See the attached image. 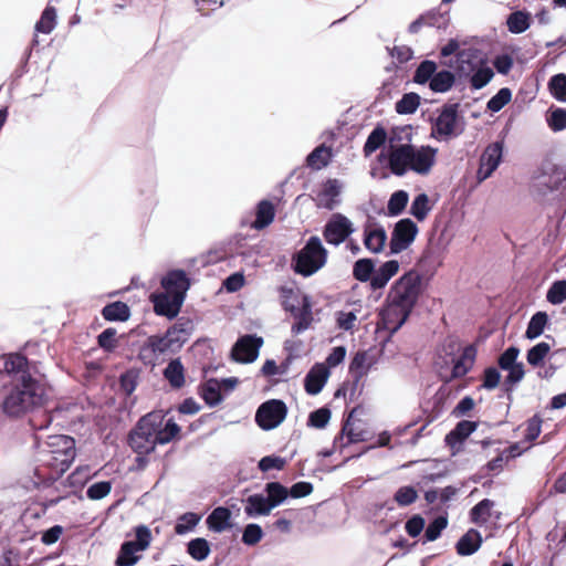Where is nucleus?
Returning <instances> with one entry per match:
<instances>
[{
  "label": "nucleus",
  "instance_id": "obj_38",
  "mask_svg": "<svg viewBox=\"0 0 566 566\" xmlns=\"http://www.w3.org/2000/svg\"><path fill=\"white\" fill-rule=\"evenodd\" d=\"M506 25L511 33L521 34L531 25V14L523 10L510 13L506 18Z\"/></svg>",
  "mask_w": 566,
  "mask_h": 566
},
{
  "label": "nucleus",
  "instance_id": "obj_20",
  "mask_svg": "<svg viewBox=\"0 0 566 566\" xmlns=\"http://www.w3.org/2000/svg\"><path fill=\"white\" fill-rule=\"evenodd\" d=\"M482 61L483 59L479 56L478 50L464 49L457 52L455 65L450 64L449 66L454 67V74H457L459 78L469 80L473 71Z\"/></svg>",
  "mask_w": 566,
  "mask_h": 566
},
{
  "label": "nucleus",
  "instance_id": "obj_10",
  "mask_svg": "<svg viewBox=\"0 0 566 566\" xmlns=\"http://www.w3.org/2000/svg\"><path fill=\"white\" fill-rule=\"evenodd\" d=\"M418 231V226L409 218L396 222L389 241V254H398L408 249L415 241Z\"/></svg>",
  "mask_w": 566,
  "mask_h": 566
},
{
  "label": "nucleus",
  "instance_id": "obj_52",
  "mask_svg": "<svg viewBox=\"0 0 566 566\" xmlns=\"http://www.w3.org/2000/svg\"><path fill=\"white\" fill-rule=\"evenodd\" d=\"M546 123L555 133L566 129V108L551 107L546 114Z\"/></svg>",
  "mask_w": 566,
  "mask_h": 566
},
{
  "label": "nucleus",
  "instance_id": "obj_59",
  "mask_svg": "<svg viewBox=\"0 0 566 566\" xmlns=\"http://www.w3.org/2000/svg\"><path fill=\"white\" fill-rule=\"evenodd\" d=\"M331 417V409L327 407H321L310 412L307 426L316 429H324L328 424Z\"/></svg>",
  "mask_w": 566,
  "mask_h": 566
},
{
  "label": "nucleus",
  "instance_id": "obj_33",
  "mask_svg": "<svg viewBox=\"0 0 566 566\" xmlns=\"http://www.w3.org/2000/svg\"><path fill=\"white\" fill-rule=\"evenodd\" d=\"M174 332H165L164 335H153L148 337V344L150 346V352H156L157 354H175L179 350L177 347V342L175 343L171 339V335Z\"/></svg>",
  "mask_w": 566,
  "mask_h": 566
},
{
  "label": "nucleus",
  "instance_id": "obj_46",
  "mask_svg": "<svg viewBox=\"0 0 566 566\" xmlns=\"http://www.w3.org/2000/svg\"><path fill=\"white\" fill-rule=\"evenodd\" d=\"M409 200V195L406 190L395 191L387 203V214L389 217H397L403 212Z\"/></svg>",
  "mask_w": 566,
  "mask_h": 566
},
{
  "label": "nucleus",
  "instance_id": "obj_45",
  "mask_svg": "<svg viewBox=\"0 0 566 566\" xmlns=\"http://www.w3.org/2000/svg\"><path fill=\"white\" fill-rule=\"evenodd\" d=\"M210 552V543L203 537H196L187 543V553L197 562L205 560Z\"/></svg>",
  "mask_w": 566,
  "mask_h": 566
},
{
  "label": "nucleus",
  "instance_id": "obj_36",
  "mask_svg": "<svg viewBox=\"0 0 566 566\" xmlns=\"http://www.w3.org/2000/svg\"><path fill=\"white\" fill-rule=\"evenodd\" d=\"M455 83V74L449 70L436 71L432 81L429 82V88L433 93H446L452 88Z\"/></svg>",
  "mask_w": 566,
  "mask_h": 566
},
{
  "label": "nucleus",
  "instance_id": "obj_49",
  "mask_svg": "<svg viewBox=\"0 0 566 566\" xmlns=\"http://www.w3.org/2000/svg\"><path fill=\"white\" fill-rule=\"evenodd\" d=\"M551 95L558 102L566 103V74L553 75L547 83Z\"/></svg>",
  "mask_w": 566,
  "mask_h": 566
},
{
  "label": "nucleus",
  "instance_id": "obj_50",
  "mask_svg": "<svg viewBox=\"0 0 566 566\" xmlns=\"http://www.w3.org/2000/svg\"><path fill=\"white\" fill-rule=\"evenodd\" d=\"M431 210L429 205V197L427 193L421 192L417 195L410 207V214L413 216L418 221H423Z\"/></svg>",
  "mask_w": 566,
  "mask_h": 566
},
{
  "label": "nucleus",
  "instance_id": "obj_6",
  "mask_svg": "<svg viewBox=\"0 0 566 566\" xmlns=\"http://www.w3.org/2000/svg\"><path fill=\"white\" fill-rule=\"evenodd\" d=\"M459 109V103H446L432 123L431 137L447 142L460 136L464 132L465 123Z\"/></svg>",
  "mask_w": 566,
  "mask_h": 566
},
{
  "label": "nucleus",
  "instance_id": "obj_1",
  "mask_svg": "<svg viewBox=\"0 0 566 566\" xmlns=\"http://www.w3.org/2000/svg\"><path fill=\"white\" fill-rule=\"evenodd\" d=\"M163 410H154L140 417L127 437V443L135 453H153L158 444L171 442L180 432L177 422L165 421Z\"/></svg>",
  "mask_w": 566,
  "mask_h": 566
},
{
  "label": "nucleus",
  "instance_id": "obj_62",
  "mask_svg": "<svg viewBox=\"0 0 566 566\" xmlns=\"http://www.w3.org/2000/svg\"><path fill=\"white\" fill-rule=\"evenodd\" d=\"M116 335H117L116 328H114V327L105 328L97 336L98 347L102 348L106 353H113L115 350V348L117 347Z\"/></svg>",
  "mask_w": 566,
  "mask_h": 566
},
{
  "label": "nucleus",
  "instance_id": "obj_11",
  "mask_svg": "<svg viewBox=\"0 0 566 566\" xmlns=\"http://www.w3.org/2000/svg\"><path fill=\"white\" fill-rule=\"evenodd\" d=\"M262 345V337L255 334L243 335L233 344L230 357L240 364H251L258 358Z\"/></svg>",
  "mask_w": 566,
  "mask_h": 566
},
{
  "label": "nucleus",
  "instance_id": "obj_32",
  "mask_svg": "<svg viewBox=\"0 0 566 566\" xmlns=\"http://www.w3.org/2000/svg\"><path fill=\"white\" fill-rule=\"evenodd\" d=\"M264 493L270 507L273 510L287 500L289 488L284 486L281 482L272 481L264 485Z\"/></svg>",
  "mask_w": 566,
  "mask_h": 566
},
{
  "label": "nucleus",
  "instance_id": "obj_29",
  "mask_svg": "<svg viewBox=\"0 0 566 566\" xmlns=\"http://www.w3.org/2000/svg\"><path fill=\"white\" fill-rule=\"evenodd\" d=\"M387 240V234L381 226L374 229L365 228L364 230V245L371 253H379L384 250Z\"/></svg>",
  "mask_w": 566,
  "mask_h": 566
},
{
  "label": "nucleus",
  "instance_id": "obj_42",
  "mask_svg": "<svg viewBox=\"0 0 566 566\" xmlns=\"http://www.w3.org/2000/svg\"><path fill=\"white\" fill-rule=\"evenodd\" d=\"M494 506V501L483 499L470 510V521L476 525L485 524L491 517V510Z\"/></svg>",
  "mask_w": 566,
  "mask_h": 566
},
{
  "label": "nucleus",
  "instance_id": "obj_2",
  "mask_svg": "<svg viewBox=\"0 0 566 566\" xmlns=\"http://www.w3.org/2000/svg\"><path fill=\"white\" fill-rule=\"evenodd\" d=\"M420 293L421 275L413 270L405 273L391 285L386 297V306L380 313L386 324H392L391 334L407 322Z\"/></svg>",
  "mask_w": 566,
  "mask_h": 566
},
{
  "label": "nucleus",
  "instance_id": "obj_17",
  "mask_svg": "<svg viewBox=\"0 0 566 566\" xmlns=\"http://www.w3.org/2000/svg\"><path fill=\"white\" fill-rule=\"evenodd\" d=\"M154 304V312L159 316L174 319L178 316L185 300L165 292L153 294L150 297Z\"/></svg>",
  "mask_w": 566,
  "mask_h": 566
},
{
  "label": "nucleus",
  "instance_id": "obj_27",
  "mask_svg": "<svg viewBox=\"0 0 566 566\" xmlns=\"http://www.w3.org/2000/svg\"><path fill=\"white\" fill-rule=\"evenodd\" d=\"M198 394L210 408L218 406L223 400L220 382L216 378L202 382L199 386Z\"/></svg>",
  "mask_w": 566,
  "mask_h": 566
},
{
  "label": "nucleus",
  "instance_id": "obj_18",
  "mask_svg": "<svg viewBox=\"0 0 566 566\" xmlns=\"http://www.w3.org/2000/svg\"><path fill=\"white\" fill-rule=\"evenodd\" d=\"M342 185L338 179H327L313 198L317 208L334 210L340 203Z\"/></svg>",
  "mask_w": 566,
  "mask_h": 566
},
{
  "label": "nucleus",
  "instance_id": "obj_40",
  "mask_svg": "<svg viewBox=\"0 0 566 566\" xmlns=\"http://www.w3.org/2000/svg\"><path fill=\"white\" fill-rule=\"evenodd\" d=\"M376 263L373 259L364 258L359 259L354 263L353 266V276L355 280L365 283L369 282L371 284V280L374 277Z\"/></svg>",
  "mask_w": 566,
  "mask_h": 566
},
{
  "label": "nucleus",
  "instance_id": "obj_19",
  "mask_svg": "<svg viewBox=\"0 0 566 566\" xmlns=\"http://www.w3.org/2000/svg\"><path fill=\"white\" fill-rule=\"evenodd\" d=\"M284 310L290 312L295 322L292 325V333L298 335L305 332L312 324L313 314H312V304L310 297L307 295L303 296L302 306L298 307L296 305H286L284 304Z\"/></svg>",
  "mask_w": 566,
  "mask_h": 566
},
{
  "label": "nucleus",
  "instance_id": "obj_7",
  "mask_svg": "<svg viewBox=\"0 0 566 566\" xmlns=\"http://www.w3.org/2000/svg\"><path fill=\"white\" fill-rule=\"evenodd\" d=\"M135 541H125L122 543L115 566H134L138 560V552L145 551L151 541L150 530L146 525H138L135 528Z\"/></svg>",
  "mask_w": 566,
  "mask_h": 566
},
{
  "label": "nucleus",
  "instance_id": "obj_64",
  "mask_svg": "<svg viewBox=\"0 0 566 566\" xmlns=\"http://www.w3.org/2000/svg\"><path fill=\"white\" fill-rule=\"evenodd\" d=\"M418 497V493L416 489L411 485H406L399 488L395 495L394 500L400 505V506H408L412 504Z\"/></svg>",
  "mask_w": 566,
  "mask_h": 566
},
{
  "label": "nucleus",
  "instance_id": "obj_55",
  "mask_svg": "<svg viewBox=\"0 0 566 566\" xmlns=\"http://www.w3.org/2000/svg\"><path fill=\"white\" fill-rule=\"evenodd\" d=\"M350 413H353V411ZM349 416H352V415H349ZM344 437H346V439H347L346 443L343 444L344 447L352 444V443L361 442L365 440V438L363 437V432H355L354 429L352 428L350 417H348V419L344 422L340 432L335 437L333 447L335 448V446L339 441H343Z\"/></svg>",
  "mask_w": 566,
  "mask_h": 566
},
{
  "label": "nucleus",
  "instance_id": "obj_15",
  "mask_svg": "<svg viewBox=\"0 0 566 566\" xmlns=\"http://www.w3.org/2000/svg\"><path fill=\"white\" fill-rule=\"evenodd\" d=\"M161 287L165 293L181 296L186 298L187 291L190 287V279L185 270H169L160 280Z\"/></svg>",
  "mask_w": 566,
  "mask_h": 566
},
{
  "label": "nucleus",
  "instance_id": "obj_13",
  "mask_svg": "<svg viewBox=\"0 0 566 566\" xmlns=\"http://www.w3.org/2000/svg\"><path fill=\"white\" fill-rule=\"evenodd\" d=\"M401 140V137L397 135V132H392V136L390 137V147L387 156L388 165L387 167L391 171L392 175L402 177L410 169L409 165V147L407 144H401L398 146L394 145V142Z\"/></svg>",
  "mask_w": 566,
  "mask_h": 566
},
{
  "label": "nucleus",
  "instance_id": "obj_61",
  "mask_svg": "<svg viewBox=\"0 0 566 566\" xmlns=\"http://www.w3.org/2000/svg\"><path fill=\"white\" fill-rule=\"evenodd\" d=\"M263 535V530L259 524L249 523L243 528L241 541L247 546H255Z\"/></svg>",
  "mask_w": 566,
  "mask_h": 566
},
{
  "label": "nucleus",
  "instance_id": "obj_34",
  "mask_svg": "<svg viewBox=\"0 0 566 566\" xmlns=\"http://www.w3.org/2000/svg\"><path fill=\"white\" fill-rule=\"evenodd\" d=\"M275 217V209L271 201L261 200L256 206L255 220L253 228L261 230L270 226Z\"/></svg>",
  "mask_w": 566,
  "mask_h": 566
},
{
  "label": "nucleus",
  "instance_id": "obj_41",
  "mask_svg": "<svg viewBox=\"0 0 566 566\" xmlns=\"http://www.w3.org/2000/svg\"><path fill=\"white\" fill-rule=\"evenodd\" d=\"M548 322L549 317L546 312H536L535 314L532 315L531 319L528 321L525 337L531 340L539 337L544 333V329Z\"/></svg>",
  "mask_w": 566,
  "mask_h": 566
},
{
  "label": "nucleus",
  "instance_id": "obj_5",
  "mask_svg": "<svg viewBox=\"0 0 566 566\" xmlns=\"http://www.w3.org/2000/svg\"><path fill=\"white\" fill-rule=\"evenodd\" d=\"M327 250L317 235L310 237L302 249L293 253L291 266L296 274L304 277L318 272L327 262Z\"/></svg>",
  "mask_w": 566,
  "mask_h": 566
},
{
  "label": "nucleus",
  "instance_id": "obj_3",
  "mask_svg": "<svg viewBox=\"0 0 566 566\" xmlns=\"http://www.w3.org/2000/svg\"><path fill=\"white\" fill-rule=\"evenodd\" d=\"M42 467L34 470L39 478V484L49 486L54 483L73 463L75 452V440L64 434L49 437L46 449L40 451Z\"/></svg>",
  "mask_w": 566,
  "mask_h": 566
},
{
  "label": "nucleus",
  "instance_id": "obj_9",
  "mask_svg": "<svg viewBox=\"0 0 566 566\" xmlns=\"http://www.w3.org/2000/svg\"><path fill=\"white\" fill-rule=\"evenodd\" d=\"M354 232L353 222L339 212L333 213L323 228L324 240L335 247L344 243Z\"/></svg>",
  "mask_w": 566,
  "mask_h": 566
},
{
  "label": "nucleus",
  "instance_id": "obj_37",
  "mask_svg": "<svg viewBox=\"0 0 566 566\" xmlns=\"http://www.w3.org/2000/svg\"><path fill=\"white\" fill-rule=\"evenodd\" d=\"M505 371H507V375L505 376L503 382V390L506 392L507 400L511 402L513 400L512 394L515 389V386L524 378V365L523 363L520 361L513 367H509V369H505Z\"/></svg>",
  "mask_w": 566,
  "mask_h": 566
},
{
  "label": "nucleus",
  "instance_id": "obj_4",
  "mask_svg": "<svg viewBox=\"0 0 566 566\" xmlns=\"http://www.w3.org/2000/svg\"><path fill=\"white\" fill-rule=\"evenodd\" d=\"M44 388L32 376L11 388L2 401V411L12 418L20 417L43 403Z\"/></svg>",
  "mask_w": 566,
  "mask_h": 566
},
{
  "label": "nucleus",
  "instance_id": "obj_54",
  "mask_svg": "<svg viewBox=\"0 0 566 566\" xmlns=\"http://www.w3.org/2000/svg\"><path fill=\"white\" fill-rule=\"evenodd\" d=\"M448 526V517L447 515H439L429 522L428 526L424 530V541L433 542L438 539L442 533V531Z\"/></svg>",
  "mask_w": 566,
  "mask_h": 566
},
{
  "label": "nucleus",
  "instance_id": "obj_16",
  "mask_svg": "<svg viewBox=\"0 0 566 566\" xmlns=\"http://www.w3.org/2000/svg\"><path fill=\"white\" fill-rule=\"evenodd\" d=\"M503 142L490 144L481 156L480 167L476 176L480 181L488 179L499 167L502 160Z\"/></svg>",
  "mask_w": 566,
  "mask_h": 566
},
{
  "label": "nucleus",
  "instance_id": "obj_24",
  "mask_svg": "<svg viewBox=\"0 0 566 566\" xmlns=\"http://www.w3.org/2000/svg\"><path fill=\"white\" fill-rule=\"evenodd\" d=\"M244 503V513L250 518H255L259 516H266L272 512L268 503V499H265L262 493H254L249 495L243 500Z\"/></svg>",
  "mask_w": 566,
  "mask_h": 566
},
{
  "label": "nucleus",
  "instance_id": "obj_22",
  "mask_svg": "<svg viewBox=\"0 0 566 566\" xmlns=\"http://www.w3.org/2000/svg\"><path fill=\"white\" fill-rule=\"evenodd\" d=\"M329 376V369L324 364H315L304 378L305 391L315 396L322 391Z\"/></svg>",
  "mask_w": 566,
  "mask_h": 566
},
{
  "label": "nucleus",
  "instance_id": "obj_44",
  "mask_svg": "<svg viewBox=\"0 0 566 566\" xmlns=\"http://www.w3.org/2000/svg\"><path fill=\"white\" fill-rule=\"evenodd\" d=\"M438 66L434 61L431 60H423L419 63L417 69L415 70L412 81L416 84L424 85L429 84L430 81H432V77L434 76V73L437 71Z\"/></svg>",
  "mask_w": 566,
  "mask_h": 566
},
{
  "label": "nucleus",
  "instance_id": "obj_35",
  "mask_svg": "<svg viewBox=\"0 0 566 566\" xmlns=\"http://www.w3.org/2000/svg\"><path fill=\"white\" fill-rule=\"evenodd\" d=\"M387 132L384 126L377 125L368 135L365 145L363 147V153L365 157H369L377 149L382 147L387 142Z\"/></svg>",
  "mask_w": 566,
  "mask_h": 566
},
{
  "label": "nucleus",
  "instance_id": "obj_39",
  "mask_svg": "<svg viewBox=\"0 0 566 566\" xmlns=\"http://www.w3.org/2000/svg\"><path fill=\"white\" fill-rule=\"evenodd\" d=\"M494 76L493 70L486 64L485 60L479 64L469 77L472 90H481L486 86Z\"/></svg>",
  "mask_w": 566,
  "mask_h": 566
},
{
  "label": "nucleus",
  "instance_id": "obj_23",
  "mask_svg": "<svg viewBox=\"0 0 566 566\" xmlns=\"http://www.w3.org/2000/svg\"><path fill=\"white\" fill-rule=\"evenodd\" d=\"M231 511L227 506H217L208 515L206 523L210 531L214 533H222L228 528L234 526L231 523Z\"/></svg>",
  "mask_w": 566,
  "mask_h": 566
},
{
  "label": "nucleus",
  "instance_id": "obj_51",
  "mask_svg": "<svg viewBox=\"0 0 566 566\" xmlns=\"http://www.w3.org/2000/svg\"><path fill=\"white\" fill-rule=\"evenodd\" d=\"M56 25V10L48 6L42 14L40 20L35 23V31L44 34L51 33Z\"/></svg>",
  "mask_w": 566,
  "mask_h": 566
},
{
  "label": "nucleus",
  "instance_id": "obj_8",
  "mask_svg": "<svg viewBox=\"0 0 566 566\" xmlns=\"http://www.w3.org/2000/svg\"><path fill=\"white\" fill-rule=\"evenodd\" d=\"M286 415L287 407L283 400L270 399L258 407L254 419L261 429L269 431L279 427Z\"/></svg>",
  "mask_w": 566,
  "mask_h": 566
},
{
  "label": "nucleus",
  "instance_id": "obj_53",
  "mask_svg": "<svg viewBox=\"0 0 566 566\" xmlns=\"http://www.w3.org/2000/svg\"><path fill=\"white\" fill-rule=\"evenodd\" d=\"M549 350L551 346L548 343H537L527 350L526 360L531 366L538 367L544 363V359L548 355Z\"/></svg>",
  "mask_w": 566,
  "mask_h": 566
},
{
  "label": "nucleus",
  "instance_id": "obj_14",
  "mask_svg": "<svg viewBox=\"0 0 566 566\" xmlns=\"http://www.w3.org/2000/svg\"><path fill=\"white\" fill-rule=\"evenodd\" d=\"M407 145L409 147L410 170L427 175L436 161L437 149L431 146H421L417 149L410 143Z\"/></svg>",
  "mask_w": 566,
  "mask_h": 566
},
{
  "label": "nucleus",
  "instance_id": "obj_25",
  "mask_svg": "<svg viewBox=\"0 0 566 566\" xmlns=\"http://www.w3.org/2000/svg\"><path fill=\"white\" fill-rule=\"evenodd\" d=\"M3 369L9 376L20 375L21 381L24 376H31L29 373V360L20 353H11L4 356Z\"/></svg>",
  "mask_w": 566,
  "mask_h": 566
},
{
  "label": "nucleus",
  "instance_id": "obj_63",
  "mask_svg": "<svg viewBox=\"0 0 566 566\" xmlns=\"http://www.w3.org/2000/svg\"><path fill=\"white\" fill-rule=\"evenodd\" d=\"M286 464V459L280 455L271 454L265 455L258 462V469L261 472H268L270 470H283Z\"/></svg>",
  "mask_w": 566,
  "mask_h": 566
},
{
  "label": "nucleus",
  "instance_id": "obj_47",
  "mask_svg": "<svg viewBox=\"0 0 566 566\" xmlns=\"http://www.w3.org/2000/svg\"><path fill=\"white\" fill-rule=\"evenodd\" d=\"M420 105V96L415 92L405 93L396 103L395 109L400 115H410L416 113Z\"/></svg>",
  "mask_w": 566,
  "mask_h": 566
},
{
  "label": "nucleus",
  "instance_id": "obj_56",
  "mask_svg": "<svg viewBox=\"0 0 566 566\" xmlns=\"http://www.w3.org/2000/svg\"><path fill=\"white\" fill-rule=\"evenodd\" d=\"M512 91L509 87H502L486 103V109L492 113L500 112L511 102Z\"/></svg>",
  "mask_w": 566,
  "mask_h": 566
},
{
  "label": "nucleus",
  "instance_id": "obj_58",
  "mask_svg": "<svg viewBox=\"0 0 566 566\" xmlns=\"http://www.w3.org/2000/svg\"><path fill=\"white\" fill-rule=\"evenodd\" d=\"M423 14L427 22V27L436 28L438 30H446L449 25V11L440 12L439 10L432 9Z\"/></svg>",
  "mask_w": 566,
  "mask_h": 566
},
{
  "label": "nucleus",
  "instance_id": "obj_28",
  "mask_svg": "<svg viewBox=\"0 0 566 566\" xmlns=\"http://www.w3.org/2000/svg\"><path fill=\"white\" fill-rule=\"evenodd\" d=\"M399 270V262L397 260H389L382 263L377 270L375 269L374 277L371 280V290L377 291L384 289L392 276Z\"/></svg>",
  "mask_w": 566,
  "mask_h": 566
},
{
  "label": "nucleus",
  "instance_id": "obj_43",
  "mask_svg": "<svg viewBox=\"0 0 566 566\" xmlns=\"http://www.w3.org/2000/svg\"><path fill=\"white\" fill-rule=\"evenodd\" d=\"M331 158V148L324 144L314 148L306 157V164L313 169H322L326 167Z\"/></svg>",
  "mask_w": 566,
  "mask_h": 566
},
{
  "label": "nucleus",
  "instance_id": "obj_31",
  "mask_svg": "<svg viewBox=\"0 0 566 566\" xmlns=\"http://www.w3.org/2000/svg\"><path fill=\"white\" fill-rule=\"evenodd\" d=\"M130 314L129 306L122 301L108 303L102 308V316L107 322H126Z\"/></svg>",
  "mask_w": 566,
  "mask_h": 566
},
{
  "label": "nucleus",
  "instance_id": "obj_12",
  "mask_svg": "<svg viewBox=\"0 0 566 566\" xmlns=\"http://www.w3.org/2000/svg\"><path fill=\"white\" fill-rule=\"evenodd\" d=\"M446 355L450 358L446 359V364L450 361L452 364V368L450 375L443 376L440 374V378L444 382H450L454 379L464 377L470 371L475 359L476 349L473 345H468L463 348L461 355L455 357L453 349L450 346V352H447Z\"/></svg>",
  "mask_w": 566,
  "mask_h": 566
},
{
  "label": "nucleus",
  "instance_id": "obj_57",
  "mask_svg": "<svg viewBox=\"0 0 566 566\" xmlns=\"http://www.w3.org/2000/svg\"><path fill=\"white\" fill-rule=\"evenodd\" d=\"M201 516L193 512L184 513L178 517V521L175 525V532L178 535H184L190 531H192L198 523L200 522Z\"/></svg>",
  "mask_w": 566,
  "mask_h": 566
},
{
  "label": "nucleus",
  "instance_id": "obj_30",
  "mask_svg": "<svg viewBox=\"0 0 566 566\" xmlns=\"http://www.w3.org/2000/svg\"><path fill=\"white\" fill-rule=\"evenodd\" d=\"M163 375L172 389H180L185 385V368L180 358L171 359Z\"/></svg>",
  "mask_w": 566,
  "mask_h": 566
},
{
  "label": "nucleus",
  "instance_id": "obj_48",
  "mask_svg": "<svg viewBox=\"0 0 566 566\" xmlns=\"http://www.w3.org/2000/svg\"><path fill=\"white\" fill-rule=\"evenodd\" d=\"M139 377H140V369L139 368H129L127 370H125L123 374H120L119 376V387H120V390L126 395V396H130L137 385H138V381H139Z\"/></svg>",
  "mask_w": 566,
  "mask_h": 566
},
{
  "label": "nucleus",
  "instance_id": "obj_26",
  "mask_svg": "<svg viewBox=\"0 0 566 566\" xmlns=\"http://www.w3.org/2000/svg\"><path fill=\"white\" fill-rule=\"evenodd\" d=\"M482 545V535L475 528H470L455 544V551L460 556L473 555Z\"/></svg>",
  "mask_w": 566,
  "mask_h": 566
},
{
  "label": "nucleus",
  "instance_id": "obj_60",
  "mask_svg": "<svg viewBox=\"0 0 566 566\" xmlns=\"http://www.w3.org/2000/svg\"><path fill=\"white\" fill-rule=\"evenodd\" d=\"M546 300L553 305H559L566 301V280H558L552 283Z\"/></svg>",
  "mask_w": 566,
  "mask_h": 566
},
{
  "label": "nucleus",
  "instance_id": "obj_21",
  "mask_svg": "<svg viewBox=\"0 0 566 566\" xmlns=\"http://www.w3.org/2000/svg\"><path fill=\"white\" fill-rule=\"evenodd\" d=\"M476 421L471 420H461L455 427L446 434L444 442L446 444L454 450L459 451L460 447L463 442L469 438L471 433H473L478 428Z\"/></svg>",
  "mask_w": 566,
  "mask_h": 566
}]
</instances>
